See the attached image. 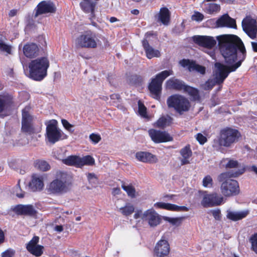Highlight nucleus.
<instances>
[{"mask_svg": "<svg viewBox=\"0 0 257 257\" xmlns=\"http://www.w3.org/2000/svg\"><path fill=\"white\" fill-rule=\"evenodd\" d=\"M170 245L167 240L161 239L156 244L154 255L156 257H165L170 252Z\"/></svg>", "mask_w": 257, "mask_h": 257, "instance_id": "nucleus-19", "label": "nucleus"}, {"mask_svg": "<svg viewBox=\"0 0 257 257\" xmlns=\"http://www.w3.org/2000/svg\"><path fill=\"white\" fill-rule=\"evenodd\" d=\"M206 24L214 28H237L235 20L229 17L227 14L223 15L216 20L215 19H209L206 22Z\"/></svg>", "mask_w": 257, "mask_h": 257, "instance_id": "nucleus-10", "label": "nucleus"}, {"mask_svg": "<svg viewBox=\"0 0 257 257\" xmlns=\"http://www.w3.org/2000/svg\"><path fill=\"white\" fill-rule=\"evenodd\" d=\"M149 136L155 143L167 142L173 140V138L166 132H163L155 129H150L148 131Z\"/></svg>", "mask_w": 257, "mask_h": 257, "instance_id": "nucleus-16", "label": "nucleus"}, {"mask_svg": "<svg viewBox=\"0 0 257 257\" xmlns=\"http://www.w3.org/2000/svg\"><path fill=\"white\" fill-rule=\"evenodd\" d=\"M142 45L148 59H151L154 57H159L161 56L160 52L151 46L146 39H144L142 41Z\"/></svg>", "mask_w": 257, "mask_h": 257, "instance_id": "nucleus-25", "label": "nucleus"}, {"mask_svg": "<svg viewBox=\"0 0 257 257\" xmlns=\"http://www.w3.org/2000/svg\"><path fill=\"white\" fill-rule=\"evenodd\" d=\"M122 188L127 193V195L131 198L135 197L136 190L131 185H125L124 183L121 185Z\"/></svg>", "mask_w": 257, "mask_h": 257, "instance_id": "nucleus-38", "label": "nucleus"}, {"mask_svg": "<svg viewBox=\"0 0 257 257\" xmlns=\"http://www.w3.org/2000/svg\"><path fill=\"white\" fill-rule=\"evenodd\" d=\"M31 190L33 191H41L44 187L43 178L42 176L34 174L29 183Z\"/></svg>", "mask_w": 257, "mask_h": 257, "instance_id": "nucleus-24", "label": "nucleus"}, {"mask_svg": "<svg viewBox=\"0 0 257 257\" xmlns=\"http://www.w3.org/2000/svg\"><path fill=\"white\" fill-rule=\"evenodd\" d=\"M219 143L220 145L228 147L232 144L237 141L240 134L236 129L226 127L220 131Z\"/></svg>", "mask_w": 257, "mask_h": 257, "instance_id": "nucleus-7", "label": "nucleus"}, {"mask_svg": "<svg viewBox=\"0 0 257 257\" xmlns=\"http://www.w3.org/2000/svg\"><path fill=\"white\" fill-rule=\"evenodd\" d=\"M196 139L201 145L204 144L207 141L206 137L201 133H198L196 135Z\"/></svg>", "mask_w": 257, "mask_h": 257, "instance_id": "nucleus-50", "label": "nucleus"}, {"mask_svg": "<svg viewBox=\"0 0 257 257\" xmlns=\"http://www.w3.org/2000/svg\"><path fill=\"white\" fill-rule=\"evenodd\" d=\"M14 192L16 193V196L18 198H23L24 197V196H25V192H22V190H21V189L20 188V181H19L18 184L16 186Z\"/></svg>", "mask_w": 257, "mask_h": 257, "instance_id": "nucleus-47", "label": "nucleus"}, {"mask_svg": "<svg viewBox=\"0 0 257 257\" xmlns=\"http://www.w3.org/2000/svg\"><path fill=\"white\" fill-rule=\"evenodd\" d=\"M56 11V7L51 1H43L39 3L34 11V17L37 18L40 15L53 14Z\"/></svg>", "mask_w": 257, "mask_h": 257, "instance_id": "nucleus-12", "label": "nucleus"}, {"mask_svg": "<svg viewBox=\"0 0 257 257\" xmlns=\"http://www.w3.org/2000/svg\"><path fill=\"white\" fill-rule=\"evenodd\" d=\"M204 15L199 12H195L191 17V19L193 21L198 22H201L204 19Z\"/></svg>", "mask_w": 257, "mask_h": 257, "instance_id": "nucleus-46", "label": "nucleus"}, {"mask_svg": "<svg viewBox=\"0 0 257 257\" xmlns=\"http://www.w3.org/2000/svg\"><path fill=\"white\" fill-rule=\"evenodd\" d=\"M203 185L205 187H211L212 186L213 180L209 175L205 176L203 179Z\"/></svg>", "mask_w": 257, "mask_h": 257, "instance_id": "nucleus-43", "label": "nucleus"}, {"mask_svg": "<svg viewBox=\"0 0 257 257\" xmlns=\"http://www.w3.org/2000/svg\"><path fill=\"white\" fill-rule=\"evenodd\" d=\"M120 190L119 188H114L113 189L112 193L114 195L119 194L120 193Z\"/></svg>", "mask_w": 257, "mask_h": 257, "instance_id": "nucleus-64", "label": "nucleus"}, {"mask_svg": "<svg viewBox=\"0 0 257 257\" xmlns=\"http://www.w3.org/2000/svg\"><path fill=\"white\" fill-rule=\"evenodd\" d=\"M12 47L6 44L3 40H0V51L6 52L8 54H11Z\"/></svg>", "mask_w": 257, "mask_h": 257, "instance_id": "nucleus-41", "label": "nucleus"}, {"mask_svg": "<svg viewBox=\"0 0 257 257\" xmlns=\"http://www.w3.org/2000/svg\"><path fill=\"white\" fill-rule=\"evenodd\" d=\"M169 108H173L179 114H183L188 111L191 108V103L189 99L180 94H173L167 99Z\"/></svg>", "mask_w": 257, "mask_h": 257, "instance_id": "nucleus-6", "label": "nucleus"}, {"mask_svg": "<svg viewBox=\"0 0 257 257\" xmlns=\"http://www.w3.org/2000/svg\"><path fill=\"white\" fill-rule=\"evenodd\" d=\"M171 118L169 117V119L165 116L160 117L155 123V126L159 128H164L169 124V119H171Z\"/></svg>", "mask_w": 257, "mask_h": 257, "instance_id": "nucleus-36", "label": "nucleus"}, {"mask_svg": "<svg viewBox=\"0 0 257 257\" xmlns=\"http://www.w3.org/2000/svg\"><path fill=\"white\" fill-rule=\"evenodd\" d=\"M29 108L26 107L22 111V130L29 135H32L37 132L32 124V116L29 113Z\"/></svg>", "mask_w": 257, "mask_h": 257, "instance_id": "nucleus-14", "label": "nucleus"}, {"mask_svg": "<svg viewBox=\"0 0 257 257\" xmlns=\"http://www.w3.org/2000/svg\"><path fill=\"white\" fill-rule=\"evenodd\" d=\"M49 65V61L46 57L32 60L29 64V77L35 81L42 80L47 75Z\"/></svg>", "mask_w": 257, "mask_h": 257, "instance_id": "nucleus-3", "label": "nucleus"}, {"mask_svg": "<svg viewBox=\"0 0 257 257\" xmlns=\"http://www.w3.org/2000/svg\"><path fill=\"white\" fill-rule=\"evenodd\" d=\"M252 50L254 52H257V43L255 42H252L251 43Z\"/></svg>", "mask_w": 257, "mask_h": 257, "instance_id": "nucleus-63", "label": "nucleus"}, {"mask_svg": "<svg viewBox=\"0 0 257 257\" xmlns=\"http://www.w3.org/2000/svg\"><path fill=\"white\" fill-rule=\"evenodd\" d=\"M143 213L142 212V210H138L135 213L134 217L136 219L139 218H141L143 220Z\"/></svg>", "mask_w": 257, "mask_h": 257, "instance_id": "nucleus-58", "label": "nucleus"}, {"mask_svg": "<svg viewBox=\"0 0 257 257\" xmlns=\"http://www.w3.org/2000/svg\"><path fill=\"white\" fill-rule=\"evenodd\" d=\"M139 113L143 117H146L147 116V108L140 101L138 102Z\"/></svg>", "mask_w": 257, "mask_h": 257, "instance_id": "nucleus-44", "label": "nucleus"}, {"mask_svg": "<svg viewBox=\"0 0 257 257\" xmlns=\"http://www.w3.org/2000/svg\"><path fill=\"white\" fill-rule=\"evenodd\" d=\"M80 168L84 165L92 166L94 164L95 160L91 156H86L82 158H80Z\"/></svg>", "mask_w": 257, "mask_h": 257, "instance_id": "nucleus-34", "label": "nucleus"}, {"mask_svg": "<svg viewBox=\"0 0 257 257\" xmlns=\"http://www.w3.org/2000/svg\"><path fill=\"white\" fill-rule=\"evenodd\" d=\"M245 171L244 167L238 169L237 171L226 172L221 173L218 177L219 182H222L220 190L222 194L226 196H235L239 193V187L237 181L231 179V177H237Z\"/></svg>", "mask_w": 257, "mask_h": 257, "instance_id": "nucleus-2", "label": "nucleus"}, {"mask_svg": "<svg viewBox=\"0 0 257 257\" xmlns=\"http://www.w3.org/2000/svg\"><path fill=\"white\" fill-rule=\"evenodd\" d=\"M210 212L216 220H220L221 219V211L219 209L211 210Z\"/></svg>", "mask_w": 257, "mask_h": 257, "instance_id": "nucleus-49", "label": "nucleus"}, {"mask_svg": "<svg viewBox=\"0 0 257 257\" xmlns=\"http://www.w3.org/2000/svg\"><path fill=\"white\" fill-rule=\"evenodd\" d=\"M195 71L199 72L200 74H204L205 73V68L197 64Z\"/></svg>", "mask_w": 257, "mask_h": 257, "instance_id": "nucleus-56", "label": "nucleus"}, {"mask_svg": "<svg viewBox=\"0 0 257 257\" xmlns=\"http://www.w3.org/2000/svg\"><path fill=\"white\" fill-rule=\"evenodd\" d=\"M17 12H18L17 10H16V9L11 10L9 13V16L10 17H13L17 15Z\"/></svg>", "mask_w": 257, "mask_h": 257, "instance_id": "nucleus-62", "label": "nucleus"}, {"mask_svg": "<svg viewBox=\"0 0 257 257\" xmlns=\"http://www.w3.org/2000/svg\"><path fill=\"white\" fill-rule=\"evenodd\" d=\"M57 159L61 160L63 164L68 165L79 167L80 165V157L76 156H70L65 159H63L61 157H57Z\"/></svg>", "mask_w": 257, "mask_h": 257, "instance_id": "nucleus-29", "label": "nucleus"}, {"mask_svg": "<svg viewBox=\"0 0 257 257\" xmlns=\"http://www.w3.org/2000/svg\"><path fill=\"white\" fill-rule=\"evenodd\" d=\"M222 36H233L237 37L234 35H223L217 36L216 39H215L213 37L211 36L196 35L192 37V40L195 44L198 45L200 46L208 49H212L216 45V41L218 42L217 39V37ZM218 46H219L218 44ZM218 47L219 48V46H218Z\"/></svg>", "mask_w": 257, "mask_h": 257, "instance_id": "nucleus-11", "label": "nucleus"}, {"mask_svg": "<svg viewBox=\"0 0 257 257\" xmlns=\"http://www.w3.org/2000/svg\"><path fill=\"white\" fill-rule=\"evenodd\" d=\"M61 122L63 126L67 130L70 131L71 128L73 127V125L71 124L67 120L62 119Z\"/></svg>", "mask_w": 257, "mask_h": 257, "instance_id": "nucleus-53", "label": "nucleus"}, {"mask_svg": "<svg viewBox=\"0 0 257 257\" xmlns=\"http://www.w3.org/2000/svg\"><path fill=\"white\" fill-rule=\"evenodd\" d=\"M249 240L251 243V249L257 254V232L250 237Z\"/></svg>", "mask_w": 257, "mask_h": 257, "instance_id": "nucleus-39", "label": "nucleus"}, {"mask_svg": "<svg viewBox=\"0 0 257 257\" xmlns=\"http://www.w3.org/2000/svg\"><path fill=\"white\" fill-rule=\"evenodd\" d=\"M15 253L13 249L9 248L2 253V257H14Z\"/></svg>", "mask_w": 257, "mask_h": 257, "instance_id": "nucleus-51", "label": "nucleus"}, {"mask_svg": "<svg viewBox=\"0 0 257 257\" xmlns=\"http://www.w3.org/2000/svg\"><path fill=\"white\" fill-rule=\"evenodd\" d=\"M39 241V237L34 236L26 245L28 251L36 256H40L43 252L44 247L38 244Z\"/></svg>", "mask_w": 257, "mask_h": 257, "instance_id": "nucleus-18", "label": "nucleus"}, {"mask_svg": "<svg viewBox=\"0 0 257 257\" xmlns=\"http://www.w3.org/2000/svg\"><path fill=\"white\" fill-rule=\"evenodd\" d=\"M217 39L225 64L220 62L214 64L213 78L200 85L204 90H210L215 85L222 84L231 72H235L241 65L246 57L245 46L238 37L222 36Z\"/></svg>", "mask_w": 257, "mask_h": 257, "instance_id": "nucleus-1", "label": "nucleus"}, {"mask_svg": "<svg viewBox=\"0 0 257 257\" xmlns=\"http://www.w3.org/2000/svg\"><path fill=\"white\" fill-rule=\"evenodd\" d=\"M170 18V13L168 8H162L159 14V20L164 25H168Z\"/></svg>", "mask_w": 257, "mask_h": 257, "instance_id": "nucleus-30", "label": "nucleus"}, {"mask_svg": "<svg viewBox=\"0 0 257 257\" xmlns=\"http://www.w3.org/2000/svg\"><path fill=\"white\" fill-rule=\"evenodd\" d=\"M189 208L185 206H178L177 208V211H189Z\"/></svg>", "mask_w": 257, "mask_h": 257, "instance_id": "nucleus-60", "label": "nucleus"}, {"mask_svg": "<svg viewBox=\"0 0 257 257\" xmlns=\"http://www.w3.org/2000/svg\"><path fill=\"white\" fill-rule=\"evenodd\" d=\"M223 201V197L221 195L214 193L204 196L201 201L202 205L204 207L218 206Z\"/></svg>", "mask_w": 257, "mask_h": 257, "instance_id": "nucleus-15", "label": "nucleus"}, {"mask_svg": "<svg viewBox=\"0 0 257 257\" xmlns=\"http://www.w3.org/2000/svg\"><path fill=\"white\" fill-rule=\"evenodd\" d=\"M13 211L18 215L35 216L37 210L32 205L18 204L14 206Z\"/></svg>", "mask_w": 257, "mask_h": 257, "instance_id": "nucleus-20", "label": "nucleus"}, {"mask_svg": "<svg viewBox=\"0 0 257 257\" xmlns=\"http://www.w3.org/2000/svg\"><path fill=\"white\" fill-rule=\"evenodd\" d=\"M99 40L94 33L87 31L76 39V44L81 48H95Z\"/></svg>", "mask_w": 257, "mask_h": 257, "instance_id": "nucleus-9", "label": "nucleus"}, {"mask_svg": "<svg viewBox=\"0 0 257 257\" xmlns=\"http://www.w3.org/2000/svg\"><path fill=\"white\" fill-rule=\"evenodd\" d=\"M179 63L183 67L187 68L190 72L195 71L197 65L195 61L189 59H183L180 61Z\"/></svg>", "mask_w": 257, "mask_h": 257, "instance_id": "nucleus-32", "label": "nucleus"}, {"mask_svg": "<svg viewBox=\"0 0 257 257\" xmlns=\"http://www.w3.org/2000/svg\"><path fill=\"white\" fill-rule=\"evenodd\" d=\"M87 179L89 182H93V179H94V180L97 179V177H96L95 175L92 173H88V174L87 175Z\"/></svg>", "mask_w": 257, "mask_h": 257, "instance_id": "nucleus-57", "label": "nucleus"}, {"mask_svg": "<svg viewBox=\"0 0 257 257\" xmlns=\"http://www.w3.org/2000/svg\"><path fill=\"white\" fill-rule=\"evenodd\" d=\"M89 139L92 144H96L101 140V138L100 135L92 133L90 135Z\"/></svg>", "mask_w": 257, "mask_h": 257, "instance_id": "nucleus-48", "label": "nucleus"}, {"mask_svg": "<svg viewBox=\"0 0 257 257\" xmlns=\"http://www.w3.org/2000/svg\"><path fill=\"white\" fill-rule=\"evenodd\" d=\"M165 220L168 221L170 223L175 225H179L182 221V219L181 218H173L170 217H165Z\"/></svg>", "mask_w": 257, "mask_h": 257, "instance_id": "nucleus-42", "label": "nucleus"}, {"mask_svg": "<svg viewBox=\"0 0 257 257\" xmlns=\"http://www.w3.org/2000/svg\"><path fill=\"white\" fill-rule=\"evenodd\" d=\"M220 10V5L215 3L208 4L206 8V12L209 14H213L219 12Z\"/></svg>", "mask_w": 257, "mask_h": 257, "instance_id": "nucleus-35", "label": "nucleus"}, {"mask_svg": "<svg viewBox=\"0 0 257 257\" xmlns=\"http://www.w3.org/2000/svg\"><path fill=\"white\" fill-rule=\"evenodd\" d=\"M249 213L248 210L241 211H233L228 210H227L226 217L229 220L236 221L244 218Z\"/></svg>", "mask_w": 257, "mask_h": 257, "instance_id": "nucleus-28", "label": "nucleus"}, {"mask_svg": "<svg viewBox=\"0 0 257 257\" xmlns=\"http://www.w3.org/2000/svg\"><path fill=\"white\" fill-rule=\"evenodd\" d=\"M5 239V234L4 231L0 228V244L4 242Z\"/></svg>", "mask_w": 257, "mask_h": 257, "instance_id": "nucleus-59", "label": "nucleus"}, {"mask_svg": "<svg viewBox=\"0 0 257 257\" xmlns=\"http://www.w3.org/2000/svg\"><path fill=\"white\" fill-rule=\"evenodd\" d=\"M110 99L112 100L117 99L119 101L120 96L118 94H112L110 96Z\"/></svg>", "mask_w": 257, "mask_h": 257, "instance_id": "nucleus-61", "label": "nucleus"}, {"mask_svg": "<svg viewBox=\"0 0 257 257\" xmlns=\"http://www.w3.org/2000/svg\"><path fill=\"white\" fill-rule=\"evenodd\" d=\"M181 157L179 158L181 165H185L190 163L189 159L192 156V152L190 146L186 145L180 151Z\"/></svg>", "mask_w": 257, "mask_h": 257, "instance_id": "nucleus-27", "label": "nucleus"}, {"mask_svg": "<svg viewBox=\"0 0 257 257\" xmlns=\"http://www.w3.org/2000/svg\"><path fill=\"white\" fill-rule=\"evenodd\" d=\"M71 187L72 183L67 179V174L61 173L49 184L47 189L49 194L60 195L69 192Z\"/></svg>", "mask_w": 257, "mask_h": 257, "instance_id": "nucleus-4", "label": "nucleus"}, {"mask_svg": "<svg viewBox=\"0 0 257 257\" xmlns=\"http://www.w3.org/2000/svg\"><path fill=\"white\" fill-rule=\"evenodd\" d=\"M187 85L183 81L175 77L169 79L166 82V86L168 88L177 91H184Z\"/></svg>", "mask_w": 257, "mask_h": 257, "instance_id": "nucleus-23", "label": "nucleus"}, {"mask_svg": "<svg viewBox=\"0 0 257 257\" xmlns=\"http://www.w3.org/2000/svg\"><path fill=\"white\" fill-rule=\"evenodd\" d=\"M23 51L26 57L32 58L39 55V48L36 44L30 43L24 45Z\"/></svg>", "mask_w": 257, "mask_h": 257, "instance_id": "nucleus-22", "label": "nucleus"}, {"mask_svg": "<svg viewBox=\"0 0 257 257\" xmlns=\"http://www.w3.org/2000/svg\"><path fill=\"white\" fill-rule=\"evenodd\" d=\"M119 210L123 215L128 216L134 212L135 208L133 205L127 204L125 206L121 207Z\"/></svg>", "mask_w": 257, "mask_h": 257, "instance_id": "nucleus-37", "label": "nucleus"}, {"mask_svg": "<svg viewBox=\"0 0 257 257\" xmlns=\"http://www.w3.org/2000/svg\"><path fill=\"white\" fill-rule=\"evenodd\" d=\"M184 92L187 93L192 100L200 101L201 97L198 89L187 85Z\"/></svg>", "mask_w": 257, "mask_h": 257, "instance_id": "nucleus-31", "label": "nucleus"}, {"mask_svg": "<svg viewBox=\"0 0 257 257\" xmlns=\"http://www.w3.org/2000/svg\"><path fill=\"white\" fill-rule=\"evenodd\" d=\"M143 220L147 221L150 226L155 227L160 223L161 219L156 211L152 208L143 213Z\"/></svg>", "mask_w": 257, "mask_h": 257, "instance_id": "nucleus-17", "label": "nucleus"}, {"mask_svg": "<svg viewBox=\"0 0 257 257\" xmlns=\"http://www.w3.org/2000/svg\"><path fill=\"white\" fill-rule=\"evenodd\" d=\"M136 158L144 163H154L157 160L156 156L148 152H138L136 154Z\"/></svg>", "mask_w": 257, "mask_h": 257, "instance_id": "nucleus-26", "label": "nucleus"}, {"mask_svg": "<svg viewBox=\"0 0 257 257\" xmlns=\"http://www.w3.org/2000/svg\"><path fill=\"white\" fill-rule=\"evenodd\" d=\"M35 167L36 169L42 171H47L50 168L49 164L46 161L43 160L36 161Z\"/></svg>", "mask_w": 257, "mask_h": 257, "instance_id": "nucleus-33", "label": "nucleus"}, {"mask_svg": "<svg viewBox=\"0 0 257 257\" xmlns=\"http://www.w3.org/2000/svg\"><path fill=\"white\" fill-rule=\"evenodd\" d=\"M238 167V163L237 161L229 160L226 165V167L228 168H234Z\"/></svg>", "mask_w": 257, "mask_h": 257, "instance_id": "nucleus-52", "label": "nucleus"}, {"mask_svg": "<svg viewBox=\"0 0 257 257\" xmlns=\"http://www.w3.org/2000/svg\"><path fill=\"white\" fill-rule=\"evenodd\" d=\"M10 102V101L5 96H0V112L3 111L6 105Z\"/></svg>", "mask_w": 257, "mask_h": 257, "instance_id": "nucleus-45", "label": "nucleus"}, {"mask_svg": "<svg viewBox=\"0 0 257 257\" xmlns=\"http://www.w3.org/2000/svg\"><path fill=\"white\" fill-rule=\"evenodd\" d=\"M96 5V2L92 0H82L80 3V6L82 10L85 13L90 14V19L94 18V10Z\"/></svg>", "mask_w": 257, "mask_h": 257, "instance_id": "nucleus-21", "label": "nucleus"}, {"mask_svg": "<svg viewBox=\"0 0 257 257\" xmlns=\"http://www.w3.org/2000/svg\"><path fill=\"white\" fill-rule=\"evenodd\" d=\"M172 75H173L172 70H164L157 74L155 78L152 79L148 89L154 98L157 100L160 99L163 82L167 77Z\"/></svg>", "mask_w": 257, "mask_h": 257, "instance_id": "nucleus-5", "label": "nucleus"}, {"mask_svg": "<svg viewBox=\"0 0 257 257\" xmlns=\"http://www.w3.org/2000/svg\"><path fill=\"white\" fill-rule=\"evenodd\" d=\"M177 207L178 205H177L167 203L166 209L170 211H177Z\"/></svg>", "mask_w": 257, "mask_h": 257, "instance_id": "nucleus-54", "label": "nucleus"}, {"mask_svg": "<svg viewBox=\"0 0 257 257\" xmlns=\"http://www.w3.org/2000/svg\"><path fill=\"white\" fill-rule=\"evenodd\" d=\"M243 31L251 39H255L257 36L256 21L250 17H246L242 21Z\"/></svg>", "mask_w": 257, "mask_h": 257, "instance_id": "nucleus-13", "label": "nucleus"}, {"mask_svg": "<svg viewBox=\"0 0 257 257\" xmlns=\"http://www.w3.org/2000/svg\"><path fill=\"white\" fill-rule=\"evenodd\" d=\"M57 121L52 119L46 123V140L50 144H54L61 139L63 132L57 126Z\"/></svg>", "mask_w": 257, "mask_h": 257, "instance_id": "nucleus-8", "label": "nucleus"}, {"mask_svg": "<svg viewBox=\"0 0 257 257\" xmlns=\"http://www.w3.org/2000/svg\"><path fill=\"white\" fill-rule=\"evenodd\" d=\"M144 78L140 75H133L131 78V83L136 86H140L143 83Z\"/></svg>", "mask_w": 257, "mask_h": 257, "instance_id": "nucleus-40", "label": "nucleus"}, {"mask_svg": "<svg viewBox=\"0 0 257 257\" xmlns=\"http://www.w3.org/2000/svg\"><path fill=\"white\" fill-rule=\"evenodd\" d=\"M167 203L164 202H157L154 204V207L157 208L166 209Z\"/></svg>", "mask_w": 257, "mask_h": 257, "instance_id": "nucleus-55", "label": "nucleus"}]
</instances>
